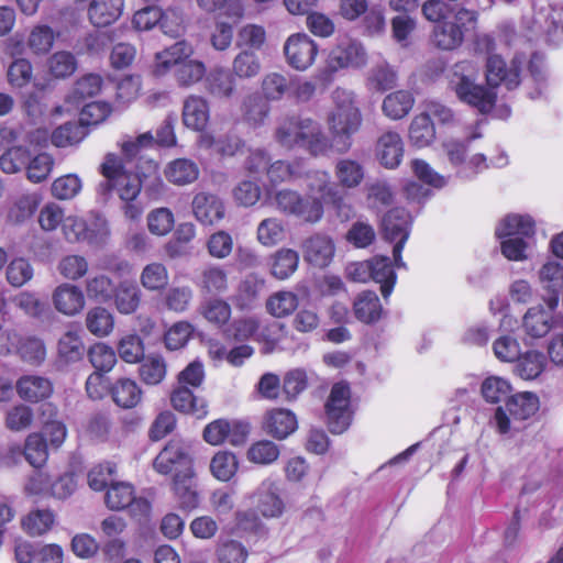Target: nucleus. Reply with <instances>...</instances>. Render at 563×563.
I'll list each match as a JSON object with an SVG mask.
<instances>
[{
	"mask_svg": "<svg viewBox=\"0 0 563 563\" xmlns=\"http://www.w3.org/2000/svg\"><path fill=\"white\" fill-rule=\"evenodd\" d=\"M87 135V129L79 122H66L52 132L51 141L56 147L76 146Z\"/></svg>",
	"mask_w": 563,
	"mask_h": 563,
	"instance_id": "45",
	"label": "nucleus"
},
{
	"mask_svg": "<svg viewBox=\"0 0 563 563\" xmlns=\"http://www.w3.org/2000/svg\"><path fill=\"white\" fill-rule=\"evenodd\" d=\"M274 203L279 211L298 217L309 223H316L323 217V206L319 199L302 197L295 190L277 191L274 196Z\"/></svg>",
	"mask_w": 563,
	"mask_h": 563,
	"instance_id": "7",
	"label": "nucleus"
},
{
	"mask_svg": "<svg viewBox=\"0 0 563 563\" xmlns=\"http://www.w3.org/2000/svg\"><path fill=\"white\" fill-rule=\"evenodd\" d=\"M140 283L148 291H161L169 283V273L167 267L159 262L146 264L141 274Z\"/></svg>",
	"mask_w": 563,
	"mask_h": 563,
	"instance_id": "46",
	"label": "nucleus"
},
{
	"mask_svg": "<svg viewBox=\"0 0 563 563\" xmlns=\"http://www.w3.org/2000/svg\"><path fill=\"white\" fill-rule=\"evenodd\" d=\"M194 471L190 474L175 475L173 487L183 509L191 510L199 504V497L194 479Z\"/></svg>",
	"mask_w": 563,
	"mask_h": 563,
	"instance_id": "39",
	"label": "nucleus"
},
{
	"mask_svg": "<svg viewBox=\"0 0 563 563\" xmlns=\"http://www.w3.org/2000/svg\"><path fill=\"white\" fill-rule=\"evenodd\" d=\"M533 234L534 223L528 216L509 214L496 228V235L499 240H533Z\"/></svg>",
	"mask_w": 563,
	"mask_h": 563,
	"instance_id": "26",
	"label": "nucleus"
},
{
	"mask_svg": "<svg viewBox=\"0 0 563 563\" xmlns=\"http://www.w3.org/2000/svg\"><path fill=\"white\" fill-rule=\"evenodd\" d=\"M299 263V255L295 250L280 249L271 256V273L277 279H286L292 275Z\"/></svg>",
	"mask_w": 563,
	"mask_h": 563,
	"instance_id": "44",
	"label": "nucleus"
},
{
	"mask_svg": "<svg viewBox=\"0 0 563 563\" xmlns=\"http://www.w3.org/2000/svg\"><path fill=\"white\" fill-rule=\"evenodd\" d=\"M7 280L13 287H22L34 276L32 264L24 257L12 260L5 271Z\"/></svg>",
	"mask_w": 563,
	"mask_h": 563,
	"instance_id": "58",
	"label": "nucleus"
},
{
	"mask_svg": "<svg viewBox=\"0 0 563 563\" xmlns=\"http://www.w3.org/2000/svg\"><path fill=\"white\" fill-rule=\"evenodd\" d=\"M435 137V129L431 119L423 112L416 115L409 128V139L418 147L428 146Z\"/></svg>",
	"mask_w": 563,
	"mask_h": 563,
	"instance_id": "48",
	"label": "nucleus"
},
{
	"mask_svg": "<svg viewBox=\"0 0 563 563\" xmlns=\"http://www.w3.org/2000/svg\"><path fill=\"white\" fill-rule=\"evenodd\" d=\"M153 466L164 475L170 473H174V476L190 474L194 470L189 446L179 441L168 442L154 460Z\"/></svg>",
	"mask_w": 563,
	"mask_h": 563,
	"instance_id": "12",
	"label": "nucleus"
},
{
	"mask_svg": "<svg viewBox=\"0 0 563 563\" xmlns=\"http://www.w3.org/2000/svg\"><path fill=\"white\" fill-rule=\"evenodd\" d=\"M371 263V279L380 284V291L385 299H387L395 286L396 274L387 256L376 255L369 258Z\"/></svg>",
	"mask_w": 563,
	"mask_h": 563,
	"instance_id": "36",
	"label": "nucleus"
},
{
	"mask_svg": "<svg viewBox=\"0 0 563 563\" xmlns=\"http://www.w3.org/2000/svg\"><path fill=\"white\" fill-rule=\"evenodd\" d=\"M183 123L190 130L203 131L210 119L208 101L197 95L188 96L183 104Z\"/></svg>",
	"mask_w": 563,
	"mask_h": 563,
	"instance_id": "24",
	"label": "nucleus"
},
{
	"mask_svg": "<svg viewBox=\"0 0 563 563\" xmlns=\"http://www.w3.org/2000/svg\"><path fill=\"white\" fill-rule=\"evenodd\" d=\"M170 404L175 410L194 415L197 418H203L208 413L207 401L195 396L189 387L179 384L170 394Z\"/></svg>",
	"mask_w": 563,
	"mask_h": 563,
	"instance_id": "27",
	"label": "nucleus"
},
{
	"mask_svg": "<svg viewBox=\"0 0 563 563\" xmlns=\"http://www.w3.org/2000/svg\"><path fill=\"white\" fill-rule=\"evenodd\" d=\"M285 228L276 218L264 219L257 227V240L264 246H274L283 241Z\"/></svg>",
	"mask_w": 563,
	"mask_h": 563,
	"instance_id": "62",
	"label": "nucleus"
},
{
	"mask_svg": "<svg viewBox=\"0 0 563 563\" xmlns=\"http://www.w3.org/2000/svg\"><path fill=\"white\" fill-rule=\"evenodd\" d=\"M192 54L191 45L186 42H177L158 52L153 66L154 75L161 77L174 69L175 79L180 87L199 82L206 76L207 69L203 62L190 58Z\"/></svg>",
	"mask_w": 563,
	"mask_h": 563,
	"instance_id": "5",
	"label": "nucleus"
},
{
	"mask_svg": "<svg viewBox=\"0 0 563 563\" xmlns=\"http://www.w3.org/2000/svg\"><path fill=\"white\" fill-rule=\"evenodd\" d=\"M279 446L269 440H260L251 444L246 451L249 462L256 465H271L279 457Z\"/></svg>",
	"mask_w": 563,
	"mask_h": 563,
	"instance_id": "49",
	"label": "nucleus"
},
{
	"mask_svg": "<svg viewBox=\"0 0 563 563\" xmlns=\"http://www.w3.org/2000/svg\"><path fill=\"white\" fill-rule=\"evenodd\" d=\"M246 431L238 422H229L225 419H217L206 426L203 430V439L211 445H220L225 440H229L231 444H240Z\"/></svg>",
	"mask_w": 563,
	"mask_h": 563,
	"instance_id": "22",
	"label": "nucleus"
},
{
	"mask_svg": "<svg viewBox=\"0 0 563 563\" xmlns=\"http://www.w3.org/2000/svg\"><path fill=\"white\" fill-rule=\"evenodd\" d=\"M238 470L236 456L228 451H220L211 460L210 471L219 481H229Z\"/></svg>",
	"mask_w": 563,
	"mask_h": 563,
	"instance_id": "61",
	"label": "nucleus"
},
{
	"mask_svg": "<svg viewBox=\"0 0 563 563\" xmlns=\"http://www.w3.org/2000/svg\"><path fill=\"white\" fill-rule=\"evenodd\" d=\"M194 217L202 225H214L225 216L223 201L213 194L200 191L191 202Z\"/></svg>",
	"mask_w": 563,
	"mask_h": 563,
	"instance_id": "18",
	"label": "nucleus"
},
{
	"mask_svg": "<svg viewBox=\"0 0 563 563\" xmlns=\"http://www.w3.org/2000/svg\"><path fill=\"white\" fill-rule=\"evenodd\" d=\"M75 55L68 51H57L47 59L49 74L55 78H67L77 69Z\"/></svg>",
	"mask_w": 563,
	"mask_h": 563,
	"instance_id": "53",
	"label": "nucleus"
},
{
	"mask_svg": "<svg viewBox=\"0 0 563 563\" xmlns=\"http://www.w3.org/2000/svg\"><path fill=\"white\" fill-rule=\"evenodd\" d=\"M367 63V53L363 44L354 38H341L331 49L328 65L332 70L361 68Z\"/></svg>",
	"mask_w": 563,
	"mask_h": 563,
	"instance_id": "13",
	"label": "nucleus"
},
{
	"mask_svg": "<svg viewBox=\"0 0 563 563\" xmlns=\"http://www.w3.org/2000/svg\"><path fill=\"white\" fill-rule=\"evenodd\" d=\"M410 214L402 208L389 210L383 218L384 236L389 242H395L393 257L395 266L406 267L401 258V252L410 233Z\"/></svg>",
	"mask_w": 563,
	"mask_h": 563,
	"instance_id": "10",
	"label": "nucleus"
},
{
	"mask_svg": "<svg viewBox=\"0 0 563 563\" xmlns=\"http://www.w3.org/2000/svg\"><path fill=\"white\" fill-rule=\"evenodd\" d=\"M159 23L163 32L170 37H177L183 31V19L175 9L162 12L157 7H145L136 11L132 19L133 26L139 31H147Z\"/></svg>",
	"mask_w": 563,
	"mask_h": 563,
	"instance_id": "9",
	"label": "nucleus"
},
{
	"mask_svg": "<svg viewBox=\"0 0 563 563\" xmlns=\"http://www.w3.org/2000/svg\"><path fill=\"white\" fill-rule=\"evenodd\" d=\"M284 53L289 66L297 70H306L314 63L318 45L309 35L297 33L287 38Z\"/></svg>",
	"mask_w": 563,
	"mask_h": 563,
	"instance_id": "14",
	"label": "nucleus"
},
{
	"mask_svg": "<svg viewBox=\"0 0 563 563\" xmlns=\"http://www.w3.org/2000/svg\"><path fill=\"white\" fill-rule=\"evenodd\" d=\"M267 177L274 185L299 178L301 176V162L276 161L266 168Z\"/></svg>",
	"mask_w": 563,
	"mask_h": 563,
	"instance_id": "60",
	"label": "nucleus"
},
{
	"mask_svg": "<svg viewBox=\"0 0 563 563\" xmlns=\"http://www.w3.org/2000/svg\"><path fill=\"white\" fill-rule=\"evenodd\" d=\"M301 250L306 262L316 267L323 268L331 263L335 246L330 236L316 233L302 242Z\"/></svg>",
	"mask_w": 563,
	"mask_h": 563,
	"instance_id": "19",
	"label": "nucleus"
},
{
	"mask_svg": "<svg viewBox=\"0 0 563 563\" xmlns=\"http://www.w3.org/2000/svg\"><path fill=\"white\" fill-rule=\"evenodd\" d=\"M55 33L48 25L34 26L27 37V47L35 55H45L55 42Z\"/></svg>",
	"mask_w": 563,
	"mask_h": 563,
	"instance_id": "56",
	"label": "nucleus"
},
{
	"mask_svg": "<svg viewBox=\"0 0 563 563\" xmlns=\"http://www.w3.org/2000/svg\"><path fill=\"white\" fill-rule=\"evenodd\" d=\"M522 63L521 58L515 57L510 66L507 67L500 56H489L486 65V80L490 88L475 84L471 75L464 74L471 65L468 63H460L454 67L450 85L461 101L486 113L493 109L496 102L497 95L494 88L501 84L509 90L518 87L520 84L519 70Z\"/></svg>",
	"mask_w": 563,
	"mask_h": 563,
	"instance_id": "1",
	"label": "nucleus"
},
{
	"mask_svg": "<svg viewBox=\"0 0 563 563\" xmlns=\"http://www.w3.org/2000/svg\"><path fill=\"white\" fill-rule=\"evenodd\" d=\"M88 357L98 373L110 372L117 363V355L112 347L104 343H97L89 349Z\"/></svg>",
	"mask_w": 563,
	"mask_h": 563,
	"instance_id": "63",
	"label": "nucleus"
},
{
	"mask_svg": "<svg viewBox=\"0 0 563 563\" xmlns=\"http://www.w3.org/2000/svg\"><path fill=\"white\" fill-rule=\"evenodd\" d=\"M12 455H24L25 460L34 467L43 466L48 459V445L43 433H30L24 442L23 451L20 446L10 448Z\"/></svg>",
	"mask_w": 563,
	"mask_h": 563,
	"instance_id": "28",
	"label": "nucleus"
},
{
	"mask_svg": "<svg viewBox=\"0 0 563 563\" xmlns=\"http://www.w3.org/2000/svg\"><path fill=\"white\" fill-rule=\"evenodd\" d=\"M297 429V420L292 412L286 409H273L266 413L264 430L272 437L283 440Z\"/></svg>",
	"mask_w": 563,
	"mask_h": 563,
	"instance_id": "29",
	"label": "nucleus"
},
{
	"mask_svg": "<svg viewBox=\"0 0 563 563\" xmlns=\"http://www.w3.org/2000/svg\"><path fill=\"white\" fill-rule=\"evenodd\" d=\"M117 310L122 314L135 312L141 302V290L131 280L120 282L115 286L113 298Z\"/></svg>",
	"mask_w": 563,
	"mask_h": 563,
	"instance_id": "37",
	"label": "nucleus"
},
{
	"mask_svg": "<svg viewBox=\"0 0 563 563\" xmlns=\"http://www.w3.org/2000/svg\"><path fill=\"white\" fill-rule=\"evenodd\" d=\"M100 173L104 179L99 184L98 192L107 196L112 190L115 191L120 199L125 202L123 206L124 216L130 220L140 219L143 207L135 201L142 188L140 178L132 173H128L122 159L112 153L104 156L103 163L100 165Z\"/></svg>",
	"mask_w": 563,
	"mask_h": 563,
	"instance_id": "4",
	"label": "nucleus"
},
{
	"mask_svg": "<svg viewBox=\"0 0 563 563\" xmlns=\"http://www.w3.org/2000/svg\"><path fill=\"white\" fill-rule=\"evenodd\" d=\"M404 141L395 131L384 132L376 142L375 155L385 168L394 169L399 166L404 157Z\"/></svg>",
	"mask_w": 563,
	"mask_h": 563,
	"instance_id": "21",
	"label": "nucleus"
},
{
	"mask_svg": "<svg viewBox=\"0 0 563 563\" xmlns=\"http://www.w3.org/2000/svg\"><path fill=\"white\" fill-rule=\"evenodd\" d=\"M274 141L286 150L301 147L311 156H327L332 150V142L323 132L321 125L299 115L280 118L275 125Z\"/></svg>",
	"mask_w": 563,
	"mask_h": 563,
	"instance_id": "2",
	"label": "nucleus"
},
{
	"mask_svg": "<svg viewBox=\"0 0 563 563\" xmlns=\"http://www.w3.org/2000/svg\"><path fill=\"white\" fill-rule=\"evenodd\" d=\"M37 192H25L15 197L8 210V221L21 224L32 218L41 203Z\"/></svg>",
	"mask_w": 563,
	"mask_h": 563,
	"instance_id": "34",
	"label": "nucleus"
},
{
	"mask_svg": "<svg viewBox=\"0 0 563 563\" xmlns=\"http://www.w3.org/2000/svg\"><path fill=\"white\" fill-rule=\"evenodd\" d=\"M85 323L91 334L103 338L112 332L114 318L107 308L98 306L87 311Z\"/></svg>",
	"mask_w": 563,
	"mask_h": 563,
	"instance_id": "43",
	"label": "nucleus"
},
{
	"mask_svg": "<svg viewBox=\"0 0 563 563\" xmlns=\"http://www.w3.org/2000/svg\"><path fill=\"white\" fill-rule=\"evenodd\" d=\"M351 391L344 383L333 385L325 405L328 424L332 433L344 432L352 420Z\"/></svg>",
	"mask_w": 563,
	"mask_h": 563,
	"instance_id": "11",
	"label": "nucleus"
},
{
	"mask_svg": "<svg viewBox=\"0 0 563 563\" xmlns=\"http://www.w3.org/2000/svg\"><path fill=\"white\" fill-rule=\"evenodd\" d=\"M115 286L114 282L106 274L91 275L85 282L88 298L98 302L112 300Z\"/></svg>",
	"mask_w": 563,
	"mask_h": 563,
	"instance_id": "47",
	"label": "nucleus"
},
{
	"mask_svg": "<svg viewBox=\"0 0 563 563\" xmlns=\"http://www.w3.org/2000/svg\"><path fill=\"white\" fill-rule=\"evenodd\" d=\"M207 91L221 99H229L235 92V78L222 67H216L206 77Z\"/></svg>",
	"mask_w": 563,
	"mask_h": 563,
	"instance_id": "33",
	"label": "nucleus"
},
{
	"mask_svg": "<svg viewBox=\"0 0 563 563\" xmlns=\"http://www.w3.org/2000/svg\"><path fill=\"white\" fill-rule=\"evenodd\" d=\"M540 280L552 294L551 297L559 299V294L563 289V265L554 262L544 264L540 271Z\"/></svg>",
	"mask_w": 563,
	"mask_h": 563,
	"instance_id": "64",
	"label": "nucleus"
},
{
	"mask_svg": "<svg viewBox=\"0 0 563 563\" xmlns=\"http://www.w3.org/2000/svg\"><path fill=\"white\" fill-rule=\"evenodd\" d=\"M477 18L476 11L465 8L460 9L455 14V21H443L434 26L432 32L434 45L445 51L459 47L464 41L462 25L470 24L474 26Z\"/></svg>",
	"mask_w": 563,
	"mask_h": 563,
	"instance_id": "8",
	"label": "nucleus"
},
{
	"mask_svg": "<svg viewBox=\"0 0 563 563\" xmlns=\"http://www.w3.org/2000/svg\"><path fill=\"white\" fill-rule=\"evenodd\" d=\"M307 189L310 194L308 198H317L323 205H330L340 210L344 206V195L331 181L330 174L327 170H312L307 174Z\"/></svg>",
	"mask_w": 563,
	"mask_h": 563,
	"instance_id": "16",
	"label": "nucleus"
},
{
	"mask_svg": "<svg viewBox=\"0 0 563 563\" xmlns=\"http://www.w3.org/2000/svg\"><path fill=\"white\" fill-rule=\"evenodd\" d=\"M52 305L57 312L74 317L85 308V294L77 285L63 283L52 291Z\"/></svg>",
	"mask_w": 563,
	"mask_h": 563,
	"instance_id": "17",
	"label": "nucleus"
},
{
	"mask_svg": "<svg viewBox=\"0 0 563 563\" xmlns=\"http://www.w3.org/2000/svg\"><path fill=\"white\" fill-rule=\"evenodd\" d=\"M194 300V289L189 285L172 286L162 297L163 307L176 313L187 311Z\"/></svg>",
	"mask_w": 563,
	"mask_h": 563,
	"instance_id": "41",
	"label": "nucleus"
},
{
	"mask_svg": "<svg viewBox=\"0 0 563 563\" xmlns=\"http://www.w3.org/2000/svg\"><path fill=\"white\" fill-rule=\"evenodd\" d=\"M515 373L522 379L530 380L539 377L544 371L547 360L539 351H528L516 360Z\"/></svg>",
	"mask_w": 563,
	"mask_h": 563,
	"instance_id": "42",
	"label": "nucleus"
},
{
	"mask_svg": "<svg viewBox=\"0 0 563 563\" xmlns=\"http://www.w3.org/2000/svg\"><path fill=\"white\" fill-rule=\"evenodd\" d=\"M123 7V0H92L88 9L89 20L98 27L107 26L121 16Z\"/></svg>",
	"mask_w": 563,
	"mask_h": 563,
	"instance_id": "30",
	"label": "nucleus"
},
{
	"mask_svg": "<svg viewBox=\"0 0 563 563\" xmlns=\"http://www.w3.org/2000/svg\"><path fill=\"white\" fill-rule=\"evenodd\" d=\"M113 402L123 409L136 407L142 399V390L134 379L128 377L118 378L110 387Z\"/></svg>",
	"mask_w": 563,
	"mask_h": 563,
	"instance_id": "31",
	"label": "nucleus"
},
{
	"mask_svg": "<svg viewBox=\"0 0 563 563\" xmlns=\"http://www.w3.org/2000/svg\"><path fill=\"white\" fill-rule=\"evenodd\" d=\"M261 62L258 56L251 51L240 52L232 62L233 76L241 79L256 77L261 71Z\"/></svg>",
	"mask_w": 563,
	"mask_h": 563,
	"instance_id": "55",
	"label": "nucleus"
},
{
	"mask_svg": "<svg viewBox=\"0 0 563 563\" xmlns=\"http://www.w3.org/2000/svg\"><path fill=\"white\" fill-rule=\"evenodd\" d=\"M354 316L363 323H374L380 319L382 305L376 292L366 290L361 292L353 303Z\"/></svg>",
	"mask_w": 563,
	"mask_h": 563,
	"instance_id": "35",
	"label": "nucleus"
},
{
	"mask_svg": "<svg viewBox=\"0 0 563 563\" xmlns=\"http://www.w3.org/2000/svg\"><path fill=\"white\" fill-rule=\"evenodd\" d=\"M298 303V296L295 292L280 290L269 296L266 301V309L272 316L284 318L292 313Z\"/></svg>",
	"mask_w": 563,
	"mask_h": 563,
	"instance_id": "51",
	"label": "nucleus"
},
{
	"mask_svg": "<svg viewBox=\"0 0 563 563\" xmlns=\"http://www.w3.org/2000/svg\"><path fill=\"white\" fill-rule=\"evenodd\" d=\"M241 111L243 119L254 126L261 125L269 113V106L262 97L250 95L243 99Z\"/></svg>",
	"mask_w": 563,
	"mask_h": 563,
	"instance_id": "52",
	"label": "nucleus"
},
{
	"mask_svg": "<svg viewBox=\"0 0 563 563\" xmlns=\"http://www.w3.org/2000/svg\"><path fill=\"white\" fill-rule=\"evenodd\" d=\"M558 303V298L550 297L545 306L538 305L529 308L522 317V328L526 334L533 339L547 335L554 327V310Z\"/></svg>",
	"mask_w": 563,
	"mask_h": 563,
	"instance_id": "15",
	"label": "nucleus"
},
{
	"mask_svg": "<svg viewBox=\"0 0 563 563\" xmlns=\"http://www.w3.org/2000/svg\"><path fill=\"white\" fill-rule=\"evenodd\" d=\"M333 173L339 189H355L360 187L365 179V167L363 163L351 157L336 159Z\"/></svg>",
	"mask_w": 563,
	"mask_h": 563,
	"instance_id": "23",
	"label": "nucleus"
},
{
	"mask_svg": "<svg viewBox=\"0 0 563 563\" xmlns=\"http://www.w3.org/2000/svg\"><path fill=\"white\" fill-rule=\"evenodd\" d=\"M256 509L265 518H276L284 511V501L279 496L277 484L272 479H265L251 497Z\"/></svg>",
	"mask_w": 563,
	"mask_h": 563,
	"instance_id": "20",
	"label": "nucleus"
},
{
	"mask_svg": "<svg viewBox=\"0 0 563 563\" xmlns=\"http://www.w3.org/2000/svg\"><path fill=\"white\" fill-rule=\"evenodd\" d=\"M539 409L537 395L530 391L512 395L506 401L505 407H498L495 411L494 422L499 433H507L516 427V421H522L533 416Z\"/></svg>",
	"mask_w": 563,
	"mask_h": 563,
	"instance_id": "6",
	"label": "nucleus"
},
{
	"mask_svg": "<svg viewBox=\"0 0 563 563\" xmlns=\"http://www.w3.org/2000/svg\"><path fill=\"white\" fill-rule=\"evenodd\" d=\"M332 107L328 113V129L333 135L332 148L345 154L352 147V136L363 124V117L354 91L338 87L331 95Z\"/></svg>",
	"mask_w": 563,
	"mask_h": 563,
	"instance_id": "3",
	"label": "nucleus"
},
{
	"mask_svg": "<svg viewBox=\"0 0 563 563\" xmlns=\"http://www.w3.org/2000/svg\"><path fill=\"white\" fill-rule=\"evenodd\" d=\"M55 515L48 509H36L27 514L22 520V527L32 537H38L52 529Z\"/></svg>",
	"mask_w": 563,
	"mask_h": 563,
	"instance_id": "50",
	"label": "nucleus"
},
{
	"mask_svg": "<svg viewBox=\"0 0 563 563\" xmlns=\"http://www.w3.org/2000/svg\"><path fill=\"white\" fill-rule=\"evenodd\" d=\"M15 388L19 397L29 402H38L47 399L54 390L53 383L48 378L38 375L20 377Z\"/></svg>",
	"mask_w": 563,
	"mask_h": 563,
	"instance_id": "25",
	"label": "nucleus"
},
{
	"mask_svg": "<svg viewBox=\"0 0 563 563\" xmlns=\"http://www.w3.org/2000/svg\"><path fill=\"white\" fill-rule=\"evenodd\" d=\"M133 500V486L123 482L111 484L106 494V504L112 510H122L128 508Z\"/></svg>",
	"mask_w": 563,
	"mask_h": 563,
	"instance_id": "57",
	"label": "nucleus"
},
{
	"mask_svg": "<svg viewBox=\"0 0 563 563\" xmlns=\"http://www.w3.org/2000/svg\"><path fill=\"white\" fill-rule=\"evenodd\" d=\"M166 178L178 186L194 183L199 176L197 164L187 158L170 162L165 169Z\"/></svg>",
	"mask_w": 563,
	"mask_h": 563,
	"instance_id": "40",
	"label": "nucleus"
},
{
	"mask_svg": "<svg viewBox=\"0 0 563 563\" xmlns=\"http://www.w3.org/2000/svg\"><path fill=\"white\" fill-rule=\"evenodd\" d=\"M166 373V363L159 355H148L142 360L139 367L140 378L147 385H158L165 378Z\"/></svg>",
	"mask_w": 563,
	"mask_h": 563,
	"instance_id": "54",
	"label": "nucleus"
},
{
	"mask_svg": "<svg viewBox=\"0 0 563 563\" xmlns=\"http://www.w3.org/2000/svg\"><path fill=\"white\" fill-rule=\"evenodd\" d=\"M415 98L408 90H397L387 95L382 104V110L391 120L405 118L412 109Z\"/></svg>",
	"mask_w": 563,
	"mask_h": 563,
	"instance_id": "38",
	"label": "nucleus"
},
{
	"mask_svg": "<svg viewBox=\"0 0 563 563\" xmlns=\"http://www.w3.org/2000/svg\"><path fill=\"white\" fill-rule=\"evenodd\" d=\"M196 284L203 294H224L229 289L228 273L219 265H208L200 272Z\"/></svg>",
	"mask_w": 563,
	"mask_h": 563,
	"instance_id": "32",
	"label": "nucleus"
},
{
	"mask_svg": "<svg viewBox=\"0 0 563 563\" xmlns=\"http://www.w3.org/2000/svg\"><path fill=\"white\" fill-rule=\"evenodd\" d=\"M87 260L77 254L66 255L57 264L58 273L68 280L76 282L82 278L88 272Z\"/></svg>",
	"mask_w": 563,
	"mask_h": 563,
	"instance_id": "59",
	"label": "nucleus"
}]
</instances>
